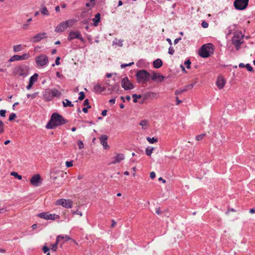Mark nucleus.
Listing matches in <instances>:
<instances>
[{"instance_id":"obj_44","label":"nucleus","mask_w":255,"mask_h":255,"mask_svg":"<svg viewBox=\"0 0 255 255\" xmlns=\"http://www.w3.org/2000/svg\"><path fill=\"white\" fill-rule=\"evenodd\" d=\"M191 63V62L190 59H188L185 61L184 65H186V68L187 69H190L191 67V66H190Z\"/></svg>"},{"instance_id":"obj_64","label":"nucleus","mask_w":255,"mask_h":255,"mask_svg":"<svg viewBox=\"0 0 255 255\" xmlns=\"http://www.w3.org/2000/svg\"><path fill=\"white\" fill-rule=\"evenodd\" d=\"M108 111L107 110H104L102 112V115L103 116H106L107 115Z\"/></svg>"},{"instance_id":"obj_10","label":"nucleus","mask_w":255,"mask_h":255,"mask_svg":"<svg viewBox=\"0 0 255 255\" xmlns=\"http://www.w3.org/2000/svg\"><path fill=\"white\" fill-rule=\"evenodd\" d=\"M38 217L48 220H54L55 219H58L60 218V216L58 215L55 214H49L48 212H42L38 214Z\"/></svg>"},{"instance_id":"obj_13","label":"nucleus","mask_w":255,"mask_h":255,"mask_svg":"<svg viewBox=\"0 0 255 255\" xmlns=\"http://www.w3.org/2000/svg\"><path fill=\"white\" fill-rule=\"evenodd\" d=\"M56 204L66 208L72 207L73 201L70 199H61L56 201Z\"/></svg>"},{"instance_id":"obj_38","label":"nucleus","mask_w":255,"mask_h":255,"mask_svg":"<svg viewBox=\"0 0 255 255\" xmlns=\"http://www.w3.org/2000/svg\"><path fill=\"white\" fill-rule=\"evenodd\" d=\"M11 175L14 176L15 178L21 180L22 179V176L18 174V173L16 172H11Z\"/></svg>"},{"instance_id":"obj_7","label":"nucleus","mask_w":255,"mask_h":255,"mask_svg":"<svg viewBox=\"0 0 255 255\" xmlns=\"http://www.w3.org/2000/svg\"><path fill=\"white\" fill-rule=\"evenodd\" d=\"M77 20L75 19H70L66 21H63L59 23L55 28V31L57 33L62 32L64 31L65 29L69 27V23L71 22L74 23Z\"/></svg>"},{"instance_id":"obj_31","label":"nucleus","mask_w":255,"mask_h":255,"mask_svg":"<svg viewBox=\"0 0 255 255\" xmlns=\"http://www.w3.org/2000/svg\"><path fill=\"white\" fill-rule=\"evenodd\" d=\"M136 65L138 68L144 67L145 65V61L142 59H140L136 62Z\"/></svg>"},{"instance_id":"obj_35","label":"nucleus","mask_w":255,"mask_h":255,"mask_svg":"<svg viewBox=\"0 0 255 255\" xmlns=\"http://www.w3.org/2000/svg\"><path fill=\"white\" fill-rule=\"evenodd\" d=\"M132 97L133 98V102L135 103L137 102V99H140L143 96L141 95L134 94L132 95Z\"/></svg>"},{"instance_id":"obj_23","label":"nucleus","mask_w":255,"mask_h":255,"mask_svg":"<svg viewBox=\"0 0 255 255\" xmlns=\"http://www.w3.org/2000/svg\"><path fill=\"white\" fill-rule=\"evenodd\" d=\"M156 94L153 92H148L144 93L142 96L143 97V100H145L148 99H153L156 96Z\"/></svg>"},{"instance_id":"obj_51","label":"nucleus","mask_w":255,"mask_h":255,"mask_svg":"<svg viewBox=\"0 0 255 255\" xmlns=\"http://www.w3.org/2000/svg\"><path fill=\"white\" fill-rule=\"evenodd\" d=\"M148 123V121L146 120H143L140 121L139 123V125L141 126L142 127L143 126H146Z\"/></svg>"},{"instance_id":"obj_53","label":"nucleus","mask_w":255,"mask_h":255,"mask_svg":"<svg viewBox=\"0 0 255 255\" xmlns=\"http://www.w3.org/2000/svg\"><path fill=\"white\" fill-rule=\"evenodd\" d=\"M6 113V111L5 110H0V116L1 117H5V114Z\"/></svg>"},{"instance_id":"obj_4","label":"nucleus","mask_w":255,"mask_h":255,"mask_svg":"<svg viewBox=\"0 0 255 255\" xmlns=\"http://www.w3.org/2000/svg\"><path fill=\"white\" fill-rule=\"evenodd\" d=\"M214 49L215 46L212 43L205 44L199 50V54L202 58H208L213 54Z\"/></svg>"},{"instance_id":"obj_27","label":"nucleus","mask_w":255,"mask_h":255,"mask_svg":"<svg viewBox=\"0 0 255 255\" xmlns=\"http://www.w3.org/2000/svg\"><path fill=\"white\" fill-rule=\"evenodd\" d=\"M125 158V156L124 154L122 153H118L117 154V156L115 158V160L113 162V163H119L121 161L124 160Z\"/></svg>"},{"instance_id":"obj_11","label":"nucleus","mask_w":255,"mask_h":255,"mask_svg":"<svg viewBox=\"0 0 255 255\" xmlns=\"http://www.w3.org/2000/svg\"><path fill=\"white\" fill-rule=\"evenodd\" d=\"M35 61L38 66L44 67L47 64L48 59L46 55L41 54L35 58Z\"/></svg>"},{"instance_id":"obj_37","label":"nucleus","mask_w":255,"mask_h":255,"mask_svg":"<svg viewBox=\"0 0 255 255\" xmlns=\"http://www.w3.org/2000/svg\"><path fill=\"white\" fill-rule=\"evenodd\" d=\"M13 51L15 52H17L21 50V45H16L13 46Z\"/></svg>"},{"instance_id":"obj_30","label":"nucleus","mask_w":255,"mask_h":255,"mask_svg":"<svg viewBox=\"0 0 255 255\" xmlns=\"http://www.w3.org/2000/svg\"><path fill=\"white\" fill-rule=\"evenodd\" d=\"M63 106L64 107H72L74 106L73 104L72 103V102L69 101L68 99H65L62 102Z\"/></svg>"},{"instance_id":"obj_59","label":"nucleus","mask_w":255,"mask_h":255,"mask_svg":"<svg viewBox=\"0 0 255 255\" xmlns=\"http://www.w3.org/2000/svg\"><path fill=\"white\" fill-rule=\"evenodd\" d=\"M89 105H90L89 100L88 99H85L84 101L83 105L85 106H88Z\"/></svg>"},{"instance_id":"obj_36","label":"nucleus","mask_w":255,"mask_h":255,"mask_svg":"<svg viewBox=\"0 0 255 255\" xmlns=\"http://www.w3.org/2000/svg\"><path fill=\"white\" fill-rule=\"evenodd\" d=\"M38 92H35L33 93L32 94H27L26 95V97L27 98H31L32 99H35L37 96L38 95Z\"/></svg>"},{"instance_id":"obj_24","label":"nucleus","mask_w":255,"mask_h":255,"mask_svg":"<svg viewBox=\"0 0 255 255\" xmlns=\"http://www.w3.org/2000/svg\"><path fill=\"white\" fill-rule=\"evenodd\" d=\"M106 90L105 87L101 86L100 84H97L94 86V91L97 93H101Z\"/></svg>"},{"instance_id":"obj_34","label":"nucleus","mask_w":255,"mask_h":255,"mask_svg":"<svg viewBox=\"0 0 255 255\" xmlns=\"http://www.w3.org/2000/svg\"><path fill=\"white\" fill-rule=\"evenodd\" d=\"M146 139L150 143L152 144L158 141V138L154 137H150L148 136L146 138Z\"/></svg>"},{"instance_id":"obj_8","label":"nucleus","mask_w":255,"mask_h":255,"mask_svg":"<svg viewBox=\"0 0 255 255\" xmlns=\"http://www.w3.org/2000/svg\"><path fill=\"white\" fill-rule=\"evenodd\" d=\"M75 39H79L82 42H85V40L81 35L79 31H71L68 34V40L71 41Z\"/></svg>"},{"instance_id":"obj_21","label":"nucleus","mask_w":255,"mask_h":255,"mask_svg":"<svg viewBox=\"0 0 255 255\" xmlns=\"http://www.w3.org/2000/svg\"><path fill=\"white\" fill-rule=\"evenodd\" d=\"M64 237L62 235H59L56 238V242L52 244V248L51 250L54 251L56 252L57 249V245L58 244L61 242L62 241L64 240Z\"/></svg>"},{"instance_id":"obj_41","label":"nucleus","mask_w":255,"mask_h":255,"mask_svg":"<svg viewBox=\"0 0 255 255\" xmlns=\"http://www.w3.org/2000/svg\"><path fill=\"white\" fill-rule=\"evenodd\" d=\"M49 250H50L49 248L47 246H43L42 248L43 252L44 253H47L46 255H50V253L49 252Z\"/></svg>"},{"instance_id":"obj_63","label":"nucleus","mask_w":255,"mask_h":255,"mask_svg":"<svg viewBox=\"0 0 255 255\" xmlns=\"http://www.w3.org/2000/svg\"><path fill=\"white\" fill-rule=\"evenodd\" d=\"M176 105H178L179 104L182 103V101L180 100L178 97H176Z\"/></svg>"},{"instance_id":"obj_62","label":"nucleus","mask_w":255,"mask_h":255,"mask_svg":"<svg viewBox=\"0 0 255 255\" xmlns=\"http://www.w3.org/2000/svg\"><path fill=\"white\" fill-rule=\"evenodd\" d=\"M115 102H116L115 98H113L109 100V103L111 104H114L115 103Z\"/></svg>"},{"instance_id":"obj_22","label":"nucleus","mask_w":255,"mask_h":255,"mask_svg":"<svg viewBox=\"0 0 255 255\" xmlns=\"http://www.w3.org/2000/svg\"><path fill=\"white\" fill-rule=\"evenodd\" d=\"M226 81L223 77H218L216 85L219 89H222L225 86Z\"/></svg>"},{"instance_id":"obj_17","label":"nucleus","mask_w":255,"mask_h":255,"mask_svg":"<svg viewBox=\"0 0 255 255\" xmlns=\"http://www.w3.org/2000/svg\"><path fill=\"white\" fill-rule=\"evenodd\" d=\"M164 78L165 77L164 76L161 75L158 73H156L154 72H153L152 75H151L150 78L151 79L156 82H161L164 79Z\"/></svg>"},{"instance_id":"obj_50","label":"nucleus","mask_w":255,"mask_h":255,"mask_svg":"<svg viewBox=\"0 0 255 255\" xmlns=\"http://www.w3.org/2000/svg\"><path fill=\"white\" fill-rule=\"evenodd\" d=\"M134 64V62H130V63H129L128 64H122L121 65V67L122 68H125L127 66H130Z\"/></svg>"},{"instance_id":"obj_18","label":"nucleus","mask_w":255,"mask_h":255,"mask_svg":"<svg viewBox=\"0 0 255 255\" xmlns=\"http://www.w3.org/2000/svg\"><path fill=\"white\" fill-rule=\"evenodd\" d=\"M38 75L37 73H35L33 75L31 76L29 78V83L28 85L26 86V89L27 90H30L34 83L37 81V78H38Z\"/></svg>"},{"instance_id":"obj_29","label":"nucleus","mask_w":255,"mask_h":255,"mask_svg":"<svg viewBox=\"0 0 255 255\" xmlns=\"http://www.w3.org/2000/svg\"><path fill=\"white\" fill-rule=\"evenodd\" d=\"M40 11L41 13L45 15H48L49 14V11L47 10L46 7L44 4H41L40 8Z\"/></svg>"},{"instance_id":"obj_14","label":"nucleus","mask_w":255,"mask_h":255,"mask_svg":"<svg viewBox=\"0 0 255 255\" xmlns=\"http://www.w3.org/2000/svg\"><path fill=\"white\" fill-rule=\"evenodd\" d=\"M29 57L28 53H24L22 55H14L11 57L8 60V62H13L14 61H18L27 59Z\"/></svg>"},{"instance_id":"obj_47","label":"nucleus","mask_w":255,"mask_h":255,"mask_svg":"<svg viewBox=\"0 0 255 255\" xmlns=\"http://www.w3.org/2000/svg\"><path fill=\"white\" fill-rule=\"evenodd\" d=\"M174 49H173V47L172 46H170V47L168 48V53L170 55H173L174 53Z\"/></svg>"},{"instance_id":"obj_2","label":"nucleus","mask_w":255,"mask_h":255,"mask_svg":"<svg viewBox=\"0 0 255 255\" xmlns=\"http://www.w3.org/2000/svg\"><path fill=\"white\" fill-rule=\"evenodd\" d=\"M50 177L53 183L59 186L63 184L67 177V173L60 171H53L50 172Z\"/></svg>"},{"instance_id":"obj_39","label":"nucleus","mask_w":255,"mask_h":255,"mask_svg":"<svg viewBox=\"0 0 255 255\" xmlns=\"http://www.w3.org/2000/svg\"><path fill=\"white\" fill-rule=\"evenodd\" d=\"M186 91V89H178L175 91V95H180L185 92Z\"/></svg>"},{"instance_id":"obj_60","label":"nucleus","mask_w":255,"mask_h":255,"mask_svg":"<svg viewBox=\"0 0 255 255\" xmlns=\"http://www.w3.org/2000/svg\"><path fill=\"white\" fill-rule=\"evenodd\" d=\"M181 40V37H179V38H176V39L174 40V44H177V43L179 42V41L180 40Z\"/></svg>"},{"instance_id":"obj_40","label":"nucleus","mask_w":255,"mask_h":255,"mask_svg":"<svg viewBox=\"0 0 255 255\" xmlns=\"http://www.w3.org/2000/svg\"><path fill=\"white\" fill-rule=\"evenodd\" d=\"M4 124L2 121L0 120V134L4 132Z\"/></svg>"},{"instance_id":"obj_61","label":"nucleus","mask_w":255,"mask_h":255,"mask_svg":"<svg viewBox=\"0 0 255 255\" xmlns=\"http://www.w3.org/2000/svg\"><path fill=\"white\" fill-rule=\"evenodd\" d=\"M155 213L157 214H158V215H160V214H161V212L160 211L159 208H156V209H155Z\"/></svg>"},{"instance_id":"obj_57","label":"nucleus","mask_w":255,"mask_h":255,"mask_svg":"<svg viewBox=\"0 0 255 255\" xmlns=\"http://www.w3.org/2000/svg\"><path fill=\"white\" fill-rule=\"evenodd\" d=\"M123 41L120 40L118 43L115 42L114 41H113V45L114 44H118L120 46H123Z\"/></svg>"},{"instance_id":"obj_55","label":"nucleus","mask_w":255,"mask_h":255,"mask_svg":"<svg viewBox=\"0 0 255 255\" xmlns=\"http://www.w3.org/2000/svg\"><path fill=\"white\" fill-rule=\"evenodd\" d=\"M66 166L67 167H70L73 166V161H67L66 162Z\"/></svg>"},{"instance_id":"obj_45","label":"nucleus","mask_w":255,"mask_h":255,"mask_svg":"<svg viewBox=\"0 0 255 255\" xmlns=\"http://www.w3.org/2000/svg\"><path fill=\"white\" fill-rule=\"evenodd\" d=\"M205 133L199 134L196 136V139L199 141L203 139V138L206 135Z\"/></svg>"},{"instance_id":"obj_20","label":"nucleus","mask_w":255,"mask_h":255,"mask_svg":"<svg viewBox=\"0 0 255 255\" xmlns=\"http://www.w3.org/2000/svg\"><path fill=\"white\" fill-rule=\"evenodd\" d=\"M43 96L44 99H45L47 101H50L53 99L52 96L51 95V91L50 89H46L43 92Z\"/></svg>"},{"instance_id":"obj_12","label":"nucleus","mask_w":255,"mask_h":255,"mask_svg":"<svg viewBox=\"0 0 255 255\" xmlns=\"http://www.w3.org/2000/svg\"><path fill=\"white\" fill-rule=\"evenodd\" d=\"M121 86L125 90L133 89L135 86L130 82L127 77H124L121 82Z\"/></svg>"},{"instance_id":"obj_9","label":"nucleus","mask_w":255,"mask_h":255,"mask_svg":"<svg viewBox=\"0 0 255 255\" xmlns=\"http://www.w3.org/2000/svg\"><path fill=\"white\" fill-rule=\"evenodd\" d=\"M249 2V0H235L234 5L236 9L243 10L247 7Z\"/></svg>"},{"instance_id":"obj_16","label":"nucleus","mask_w":255,"mask_h":255,"mask_svg":"<svg viewBox=\"0 0 255 255\" xmlns=\"http://www.w3.org/2000/svg\"><path fill=\"white\" fill-rule=\"evenodd\" d=\"M42 179L39 174L33 175L30 179V183L34 186H38L41 182Z\"/></svg>"},{"instance_id":"obj_19","label":"nucleus","mask_w":255,"mask_h":255,"mask_svg":"<svg viewBox=\"0 0 255 255\" xmlns=\"http://www.w3.org/2000/svg\"><path fill=\"white\" fill-rule=\"evenodd\" d=\"M46 33L45 32L39 33L32 37V41L34 43L38 42L41 41L44 38H45L46 37Z\"/></svg>"},{"instance_id":"obj_48","label":"nucleus","mask_w":255,"mask_h":255,"mask_svg":"<svg viewBox=\"0 0 255 255\" xmlns=\"http://www.w3.org/2000/svg\"><path fill=\"white\" fill-rule=\"evenodd\" d=\"M246 68H247V69L248 70V71H250V72L254 71L253 67L249 63L246 64Z\"/></svg>"},{"instance_id":"obj_5","label":"nucleus","mask_w":255,"mask_h":255,"mask_svg":"<svg viewBox=\"0 0 255 255\" xmlns=\"http://www.w3.org/2000/svg\"><path fill=\"white\" fill-rule=\"evenodd\" d=\"M244 35L241 32H238L234 34L232 38L231 41L232 44L235 46L236 49L239 50L241 48V45L244 42Z\"/></svg>"},{"instance_id":"obj_25","label":"nucleus","mask_w":255,"mask_h":255,"mask_svg":"<svg viewBox=\"0 0 255 255\" xmlns=\"http://www.w3.org/2000/svg\"><path fill=\"white\" fill-rule=\"evenodd\" d=\"M162 65L163 62L160 59H157L153 62V66L156 69L160 68Z\"/></svg>"},{"instance_id":"obj_3","label":"nucleus","mask_w":255,"mask_h":255,"mask_svg":"<svg viewBox=\"0 0 255 255\" xmlns=\"http://www.w3.org/2000/svg\"><path fill=\"white\" fill-rule=\"evenodd\" d=\"M135 76L138 84H146L149 82L151 78L150 74L144 69L137 70Z\"/></svg>"},{"instance_id":"obj_49","label":"nucleus","mask_w":255,"mask_h":255,"mask_svg":"<svg viewBox=\"0 0 255 255\" xmlns=\"http://www.w3.org/2000/svg\"><path fill=\"white\" fill-rule=\"evenodd\" d=\"M194 85H195L194 83H192L189 85H187L185 87V88L184 89H186V91H187L188 90L192 89L194 87Z\"/></svg>"},{"instance_id":"obj_54","label":"nucleus","mask_w":255,"mask_h":255,"mask_svg":"<svg viewBox=\"0 0 255 255\" xmlns=\"http://www.w3.org/2000/svg\"><path fill=\"white\" fill-rule=\"evenodd\" d=\"M201 25L203 27V28H207L209 26V24L207 22H206V21H203L202 22V23H201Z\"/></svg>"},{"instance_id":"obj_15","label":"nucleus","mask_w":255,"mask_h":255,"mask_svg":"<svg viewBox=\"0 0 255 255\" xmlns=\"http://www.w3.org/2000/svg\"><path fill=\"white\" fill-rule=\"evenodd\" d=\"M108 139V136L106 134H102L99 137L100 143L105 149H108L110 148L107 142Z\"/></svg>"},{"instance_id":"obj_32","label":"nucleus","mask_w":255,"mask_h":255,"mask_svg":"<svg viewBox=\"0 0 255 255\" xmlns=\"http://www.w3.org/2000/svg\"><path fill=\"white\" fill-rule=\"evenodd\" d=\"M120 85L118 83H116L111 86V89H109V90H111L112 92L117 91V92L119 90Z\"/></svg>"},{"instance_id":"obj_42","label":"nucleus","mask_w":255,"mask_h":255,"mask_svg":"<svg viewBox=\"0 0 255 255\" xmlns=\"http://www.w3.org/2000/svg\"><path fill=\"white\" fill-rule=\"evenodd\" d=\"M16 118V115L15 113H11L9 116L8 121L11 122L13 121Z\"/></svg>"},{"instance_id":"obj_52","label":"nucleus","mask_w":255,"mask_h":255,"mask_svg":"<svg viewBox=\"0 0 255 255\" xmlns=\"http://www.w3.org/2000/svg\"><path fill=\"white\" fill-rule=\"evenodd\" d=\"M60 57L58 56L57 57V58H56V60H55V65H59L60 64ZM55 66V64H53L52 65V67H54Z\"/></svg>"},{"instance_id":"obj_58","label":"nucleus","mask_w":255,"mask_h":255,"mask_svg":"<svg viewBox=\"0 0 255 255\" xmlns=\"http://www.w3.org/2000/svg\"><path fill=\"white\" fill-rule=\"evenodd\" d=\"M155 177V173L153 171H152L150 173V177L151 179L154 178Z\"/></svg>"},{"instance_id":"obj_26","label":"nucleus","mask_w":255,"mask_h":255,"mask_svg":"<svg viewBox=\"0 0 255 255\" xmlns=\"http://www.w3.org/2000/svg\"><path fill=\"white\" fill-rule=\"evenodd\" d=\"M100 20L101 14L100 13H96L95 15V17L92 19V21L94 22V25L95 26H98Z\"/></svg>"},{"instance_id":"obj_1","label":"nucleus","mask_w":255,"mask_h":255,"mask_svg":"<svg viewBox=\"0 0 255 255\" xmlns=\"http://www.w3.org/2000/svg\"><path fill=\"white\" fill-rule=\"evenodd\" d=\"M67 121L61 115L57 113L52 114L50 120L46 124L45 128L47 129H54L56 127L65 124Z\"/></svg>"},{"instance_id":"obj_46","label":"nucleus","mask_w":255,"mask_h":255,"mask_svg":"<svg viewBox=\"0 0 255 255\" xmlns=\"http://www.w3.org/2000/svg\"><path fill=\"white\" fill-rule=\"evenodd\" d=\"M77 144H78L79 148L80 149L83 148L84 147L83 142H82V141H81L80 140H78V141L77 142Z\"/></svg>"},{"instance_id":"obj_56","label":"nucleus","mask_w":255,"mask_h":255,"mask_svg":"<svg viewBox=\"0 0 255 255\" xmlns=\"http://www.w3.org/2000/svg\"><path fill=\"white\" fill-rule=\"evenodd\" d=\"M73 215L77 214V215H79L81 216H82V214L81 212H80L78 210H76V211H73Z\"/></svg>"},{"instance_id":"obj_6","label":"nucleus","mask_w":255,"mask_h":255,"mask_svg":"<svg viewBox=\"0 0 255 255\" xmlns=\"http://www.w3.org/2000/svg\"><path fill=\"white\" fill-rule=\"evenodd\" d=\"M13 73L14 75H18L19 77H25L28 74L27 66L24 65H21L16 67Z\"/></svg>"},{"instance_id":"obj_43","label":"nucleus","mask_w":255,"mask_h":255,"mask_svg":"<svg viewBox=\"0 0 255 255\" xmlns=\"http://www.w3.org/2000/svg\"><path fill=\"white\" fill-rule=\"evenodd\" d=\"M79 95L78 100L80 101L83 100L85 97V94L84 92H80Z\"/></svg>"},{"instance_id":"obj_28","label":"nucleus","mask_w":255,"mask_h":255,"mask_svg":"<svg viewBox=\"0 0 255 255\" xmlns=\"http://www.w3.org/2000/svg\"><path fill=\"white\" fill-rule=\"evenodd\" d=\"M51 91L53 98L54 97L59 98L61 95V93L56 89H51Z\"/></svg>"},{"instance_id":"obj_33","label":"nucleus","mask_w":255,"mask_h":255,"mask_svg":"<svg viewBox=\"0 0 255 255\" xmlns=\"http://www.w3.org/2000/svg\"><path fill=\"white\" fill-rule=\"evenodd\" d=\"M154 148L148 146L145 149V154L148 156H150Z\"/></svg>"}]
</instances>
